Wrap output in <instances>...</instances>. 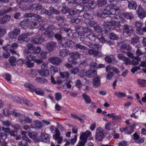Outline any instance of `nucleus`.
<instances>
[{
  "label": "nucleus",
  "instance_id": "nucleus-53",
  "mask_svg": "<svg viewBox=\"0 0 146 146\" xmlns=\"http://www.w3.org/2000/svg\"><path fill=\"white\" fill-rule=\"evenodd\" d=\"M125 17L127 19L131 20L134 18V16L133 14L131 13H127L125 14Z\"/></svg>",
  "mask_w": 146,
  "mask_h": 146
},
{
  "label": "nucleus",
  "instance_id": "nucleus-27",
  "mask_svg": "<svg viewBox=\"0 0 146 146\" xmlns=\"http://www.w3.org/2000/svg\"><path fill=\"white\" fill-rule=\"evenodd\" d=\"M69 54L70 51L67 49H61L60 50L59 56L62 57L66 56Z\"/></svg>",
  "mask_w": 146,
  "mask_h": 146
},
{
  "label": "nucleus",
  "instance_id": "nucleus-11",
  "mask_svg": "<svg viewBox=\"0 0 146 146\" xmlns=\"http://www.w3.org/2000/svg\"><path fill=\"white\" fill-rule=\"evenodd\" d=\"M137 13L139 17L141 19H142L145 17L146 13L144 9L140 5L139 6Z\"/></svg>",
  "mask_w": 146,
  "mask_h": 146
},
{
  "label": "nucleus",
  "instance_id": "nucleus-49",
  "mask_svg": "<svg viewBox=\"0 0 146 146\" xmlns=\"http://www.w3.org/2000/svg\"><path fill=\"white\" fill-rule=\"evenodd\" d=\"M109 36L111 39L115 40H117L118 38V36L113 33H111L110 34Z\"/></svg>",
  "mask_w": 146,
  "mask_h": 146
},
{
  "label": "nucleus",
  "instance_id": "nucleus-48",
  "mask_svg": "<svg viewBox=\"0 0 146 146\" xmlns=\"http://www.w3.org/2000/svg\"><path fill=\"white\" fill-rule=\"evenodd\" d=\"M140 61V58L138 57H135L132 60V64L134 65H137Z\"/></svg>",
  "mask_w": 146,
  "mask_h": 146
},
{
  "label": "nucleus",
  "instance_id": "nucleus-51",
  "mask_svg": "<svg viewBox=\"0 0 146 146\" xmlns=\"http://www.w3.org/2000/svg\"><path fill=\"white\" fill-rule=\"evenodd\" d=\"M136 47L137 48V49L136 51V55L137 56H139L144 54V53L139 49L138 46H136Z\"/></svg>",
  "mask_w": 146,
  "mask_h": 146
},
{
  "label": "nucleus",
  "instance_id": "nucleus-28",
  "mask_svg": "<svg viewBox=\"0 0 146 146\" xmlns=\"http://www.w3.org/2000/svg\"><path fill=\"white\" fill-rule=\"evenodd\" d=\"M136 33L140 36H142L144 34V32H146V27L136 29Z\"/></svg>",
  "mask_w": 146,
  "mask_h": 146
},
{
  "label": "nucleus",
  "instance_id": "nucleus-19",
  "mask_svg": "<svg viewBox=\"0 0 146 146\" xmlns=\"http://www.w3.org/2000/svg\"><path fill=\"white\" fill-rule=\"evenodd\" d=\"M49 61L53 64L55 65H59L62 62L61 59L58 57H53L50 58Z\"/></svg>",
  "mask_w": 146,
  "mask_h": 146
},
{
  "label": "nucleus",
  "instance_id": "nucleus-44",
  "mask_svg": "<svg viewBox=\"0 0 146 146\" xmlns=\"http://www.w3.org/2000/svg\"><path fill=\"white\" fill-rule=\"evenodd\" d=\"M19 119H20V121L22 123L24 124L27 122V118L24 115H21Z\"/></svg>",
  "mask_w": 146,
  "mask_h": 146
},
{
  "label": "nucleus",
  "instance_id": "nucleus-31",
  "mask_svg": "<svg viewBox=\"0 0 146 146\" xmlns=\"http://www.w3.org/2000/svg\"><path fill=\"white\" fill-rule=\"evenodd\" d=\"M120 47L121 50H129L131 48V47L129 44L122 43L121 44Z\"/></svg>",
  "mask_w": 146,
  "mask_h": 146
},
{
  "label": "nucleus",
  "instance_id": "nucleus-9",
  "mask_svg": "<svg viewBox=\"0 0 146 146\" xmlns=\"http://www.w3.org/2000/svg\"><path fill=\"white\" fill-rule=\"evenodd\" d=\"M50 136L46 133H42L41 134L39 139V141L45 142L46 143H50Z\"/></svg>",
  "mask_w": 146,
  "mask_h": 146
},
{
  "label": "nucleus",
  "instance_id": "nucleus-64",
  "mask_svg": "<svg viewBox=\"0 0 146 146\" xmlns=\"http://www.w3.org/2000/svg\"><path fill=\"white\" fill-rule=\"evenodd\" d=\"M118 146H127V142L125 141H122L118 143Z\"/></svg>",
  "mask_w": 146,
  "mask_h": 146
},
{
  "label": "nucleus",
  "instance_id": "nucleus-60",
  "mask_svg": "<svg viewBox=\"0 0 146 146\" xmlns=\"http://www.w3.org/2000/svg\"><path fill=\"white\" fill-rule=\"evenodd\" d=\"M36 127L38 129L42 128L43 126L40 121H37L35 122Z\"/></svg>",
  "mask_w": 146,
  "mask_h": 146
},
{
  "label": "nucleus",
  "instance_id": "nucleus-32",
  "mask_svg": "<svg viewBox=\"0 0 146 146\" xmlns=\"http://www.w3.org/2000/svg\"><path fill=\"white\" fill-rule=\"evenodd\" d=\"M137 83L140 86H146V81L145 80L139 79H138L137 80Z\"/></svg>",
  "mask_w": 146,
  "mask_h": 146
},
{
  "label": "nucleus",
  "instance_id": "nucleus-18",
  "mask_svg": "<svg viewBox=\"0 0 146 146\" xmlns=\"http://www.w3.org/2000/svg\"><path fill=\"white\" fill-rule=\"evenodd\" d=\"M93 85L95 88L99 87L101 84L100 78L99 76L94 78L92 80Z\"/></svg>",
  "mask_w": 146,
  "mask_h": 146
},
{
  "label": "nucleus",
  "instance_id": "nucleus-58",
  "mask_svg": "<svg viewBox=\"0 0 146 146\" xmlns=\"http://www.w3.org/2000/svg\"><path fill=\"white\" fill-rule=\"evenodd\" d=\"M133 127L130 126L129 127H127V132L126 133L131 134L133 131Z\"/></svg>",
  "mask_w": 146,
  "mask_h": 146
},
{
  "label": "nucleus",
  "instance_id": "nucleus-43",
  "mask_svg": "<svg viewBox=\"0 0 146 146\" xmlns=\"http://www.w3.org/2000/svg\"><path fill=\"white\" fill-rule=\"evenodd\" d=\"M76 48L82 50H88V48L87 47L81 45L79 44H76Z\"/></svg>",
  "mask_w": 146,
  "mask_h": 146
},
{
  "label": "nucleus",
  "instance_id": "nucleus-25",
  "mask_svg": "<svg viewBox=\"0 0 146 146\" xmlns=\"http://www.w3.org/2000/svg\"><path fill=\"white\" fill-rule=\"evenodd\" d=\"M37 72L41 76L43 77H47L49 75V74L48 70H38Z\"/></svg>",
  "mask_w": 146,
  "mask_h": 146
},
{
  "label": "nucleus",
  "instance_id": "nucleus-1",
  "mask_svg": "<svg viewBox=\"0 0 146 146\" xmlns=\"http://www.w3.org/2000/svg\"><path fill=\"white\" fill-rule=\"evenodd\" d=\"M120 12V10L119 7H116L115 6H111L110 15H112L113 16L108 17V19L109 21L105 22V24L109 26H115V27L114 29H115V27H116L117 28V29H115V30L118 31H120V29L119 27L121 25L120 24L119 21H118L117 17Z\"/></svg>",
  "mask_w": 146,
  "mask_h": 146
},
{
  "label": "nucleus",
  "instance_id": "nucleus-3",
  "mask_svg": "<svg viewBox=\"0 0 146 146\" xmlns=\"http://www.w3.org/2000/svg\"><path fill=\"white\" fill-rule=\"evenodd\" d=\"M91 135V133L89 130H87L85 132L82 133L80 136V140L76 146H85L88 137Z\"/></svg>",
  "mask_w": 146,
  "mask_h": 146
},
{
  "label": "nucleus",
  "instance_id": "nucleus-14",
  "mask_svg": "<svg viewBox=\"0 0 146 146\" xmlns=\"http://www.w3.org/2000/svg\"><path fill=\"white\" fill-rule=\"evenodd\" d=\"M18 42L20 43H26L27 42V34H23L18 38Z\"/></svg>",
  "mask_w": 146,
  "mask_h": 146
},
{
  "label": "nucleus",
  "instance_id": "nucleus-39",
  "mask_svg": "<svg viewBox=\"0 0 146 146\" xmlns=\"http://www.w3.org/2000/svg\"><path fill=\"white\" fill-rule=\"evenodd\" d=\"M82 97L85 102H86L87 104H88L91 102V99L89 96L86 94H83Z\"/></svg>",
  "mask_w": 146,
  "mask_h": 146
},
{
  "label": "nucleus",
  "instance_id": "nucleus-55",
  "mask_svg": "<svg viewBox=\"0 0 146 146\" xmlns=\"http://www.w3.org/2000/svg\"><path fill=\"white\" fill-rule=\"evenodd\" d=\"M94 28L95 31L98 33H101L102 30V28L99 25L95 26Z\"/></svg>",
  "mask_w": 146,
  "mask_h": 146
},
{
  "label": "nucleus",
  "instance_id": "nucleus-56",
  "mask_svg": "<svg viewBox=\"0 0 146 146\" xmlns=\"http://www.w3.org/2000/svg\"><path fill=\"white\" fill-rule=\"evenodd\" d=\"M90 13L88 12L85 13L83 15L84 17L86 19H90L92 17L91 14H90Z\"/></svg>",
  "mask_w": 146,
  "mask_h": 146
},
{
  "label": "nucleus",
  "instance_id": "nucleus-62",
  "mask_svg": "<svg viewBox=\"0 0 146 146\" xmlns=\"http://www.w3.org/2000/svg\"><path fill=\"white\" fill-rule=\"evenodd\" d=\"M0 138L3 140H5L7 138V134L5 133H0Z\"/></svg>",
  "mask_w": 146,
  "mask_h": 146
},
{
  "label": "nucleus",
  "instance_id": "nucleus-57",
  "mask_svg": "<svg viewBox=\"0 0 146 146\" xmlns=\"http://www.w3.org/2000/svg\"><path fill=\"white\" fill-rule=\"evenodd\" d=\"M79 70V69L78 68L74 67L70 71V72L72 74L75 75L77 74Z\"/></svg>",
  "mask_w": 146,
  "mask_h": 146
},
{
  "label": "nucleus",
  "instance_id": "nucleus-54",
  "mask_svg": "<svg viewBox=\"0 0 146 146\" xmlns=\"http://www.w3.org/2000/svg\"><path fill=\"white\" fill-rule=\"evenodd\" d=\"M30 52V50H28V61H31L32 60L34 61L35 56L32 55H29V52Z\"/></svg>",
  "mask_w": 146,
  "mask_h": 146
},
{
  "label": "nucleus",
  "instance_id": "nucleus-36",
  "mask_svg": "<svg viewBox=\"0 0 146 146\" xmlns=\"http://www.w3.org/2000/svg\"><path fill=\"white\" fill-rule=\"evenodd\" d=\"M139 37L136 36L132 38L131 40V44L134 45L137 43L139 42Z\"/></svg>",
  "mask_w": 146,
  "mask_h": 146
},
{
  "label": "nucleus",
  "instance_id": "nucleus-42",
  "mask_svg": "<svg viewBox=\"0 0 146 146\" xmlns=\"http://www.w3.org/2000/svg\"><path fill=\"white\" fill-rule=\"evenodd\" d=\"M41 11L40 13V14H46L48 16H50L51 15V13L49 12L48 10H46V9L43 8L40 9Z\"/></svg>",
  "mask_w": 146,
  "mask_h": 146
},
{
  "label": "nucleus",
  "instance_id": "nucleus-26",
  "mask_svg": "<svg viewBox=\"0 0 146 146\" xmlns=\"http://www.w3.org/2000/svg\"><path fill=\"white\" fill-rule=\"evenodd\" d=\"M11 19V16L9 15H6L0 19V23L1 24L6 23L9 21Z\"/></svg>",
  "mask_w": 146,
  "mask_h": 146
},
{
  "label": "nucleus",
  "instance_id": "nucleus-45",
  "mask_svg": "<svg viewBox=\"0 0 146 146\" xmlns=\"http://www.w3.org/2000/svg\"><path fill=\"white\" fill-rule=\"evenodd\" d=\"M9 61L13 67L15 66V65L14 64V63L16 61V59L15 57L13 56L11 57L10 58Z\"/></svg>",
  "mask_w": 146,
  "mask_h": 146
},
{
  "label": "nucleus",
  "instance_id": "nucleus-34",
  "mask_svg": "<svg viewBox=\"0 0 146 146\" xmlns=\"http://www.w3.org/2000/svg\"><path fill=\"white\" fill-rule=\"evenodd\" d=\"M35 92L37 95L43 96L44 94V92L43 90L40 88H38L35 89Z\"/></svg>",
  "mask_w": 146,
  "mask_h": 146
},
{
  "label": "nucleus",
  "instance_id": "nucleus-10",
  "mask_svg": "<svg viewBox=\"0 0 146 146\" xmlns=\"http://www.w3.org/2000/svg\"><path fill=\"white\" fill-rule=\"evenodd\" d=\"M57 47L56 43L53 41H50L47 43L46 45V49L50 52L55 50Z\"/></svg>",
  "mask_w": 146,
  "mask_h": 146
},
{
  "label": "nucleus",
  "instance_id": "nucleus-13",
  "mask_svg": "<svg viewBox=\"0 0 146 146\" xmlns=\"http://www.w3.org/2000/svg\"><path fill=\"white\" fill-rule=\"evenodd\" d=\"M123 32L124 34L129 35L132 33L133 31L132 26H129L127 24H125L123 26Z\"/></svg>",
  "mask_w": 146,
  "mask_h": 146
},
{
  "label": "nucleus",
  "instance_id": "nucleus-7",
  "mask_svg": "<svg viewBox=\"0 0 146 146\" xmlns=\"http://www.w3.org/2000/svg\"><path fill=\"white\" fill-rule=\"evenodd\" d=\"M111 8V5H108L106 7L103 11H101L97 13L98 15L103 18H105L107 17L108 15L110 14Z\"/></svg>",
  "mask_w": 146,
  "mask_h": 146
},
{
  "label": "nucleus",
  "instance_id": "nucleus-46",
  "mask_svg": "<svg viewBox=\"0 0 146 146\" xmlns=\"http://www.w3.org/2000/svg\"><path fill=\"white\" fill-rule=\"evenodd\" d=\"M96 5V4L94 1L90 0L89 2L88 3L87 6L91 9H93Z\"/></svg>",
  "mask_w": 146,
  "mask_h": 146
},
{
  "label": "nucleus",
  "instance_id": "nucleus-50",
  "mask_svg": "<svg viewBox=\"0 0 146 146\" xmlns=\"http://www.w3.org/2000/svg\"><path fill=\"white\" fill-rule=\"evenodd\" d=\"M81 40L83 42V43L86 45H87L90 48H92L93 44L90 42H88L86 41L85 40H83L82 37H81Z\"/></svg>",
  "mask_w": 146,
  "mask_h": 146
},
{
  "label": "nucleus",
  "instance_id": "nucleus-24",
  "mask_svg": "<svg viewBox=\"0 0 146 146\" xmlns=\"http://www.w3.org/2000/svg\"><path fill=\"white\" fill-rule=\"evenodd\" d=\"M71 56L68 59L69 62H70L72 61V59H76L79 58L80 57V55L78 52H75L71 54Z\"/></svg>",
  "mask_w": 146,
  "mask_h": 146
},
{
  "label": "nucleus",
  "instance_id": "nucleus-6",
  "mask_svg": "<svg viewBox=\"0 0 146 146\" xmlns=\"http://www.w3.org/2000/svg\"><path fill=\"white\" fill-rule=\"evenodd\" d=\"M78 35L81 36L82 37L83 36V38H84V40H86V39L88 38L90 40L94 41L96 39V36L92 33H85L83 32L82 33H80L79 32Z\"/></svg>",
  "mask_w": 146,
  "mask_h": 146
},
{
  "label": "nucleus",
  "instance_id": "nucleus-37",
  "mask_svg": "<svg viewBox=\"0 0 146 146\" xmlns=\"http://www.w3.org/2000/svg\"><path fill=\"white\" fill-rule=\"evenodd\" d=\"M128 7L130 9L135 10L137 7V5L136 3L133 2H129Z\"/></svg>",
  "mask_w": 146,
  "mask_h": 146
},
{
  "label": "nucleus",
  "instance_id": "nucleus-61",
  "mask_svg": "<svg viewBox=\"0 0 146 146\" xmlns=\"http://www.w3.org/2000/svg\"><path fill=\"white\" fill-rule=\"evenodd\" d=\"M13 32L17 36V35L20 33V29L19 28H17L13 30Z\"/></svg>",
  "mask_w": 146,
  "mask_h": 146
},
{
  "label": "nucleus",
  "instance_id": "nucleus-16",
  "mask_svg": "<svg viewBox=\"0 0 146 146\" xmlns=\"http://www.w3.org/2000/svg\"><path fill=\"white\" fill-rule=\"evenodd\" d=\"M42 8V5L38 3L32 4L29 7V9L32 11L40 10Z\"/></svg>",
  "mask_w": 146,
  "mask_h": 146
},
{
  "label": "nucleus",
  "instance_id": "nucleus-8",
  "mask_svg": "<svg viewBox=\"0 0 146 146\" xmlns=\"http://www.w3.org/2000/svg\"><path fill=\"white\" fill-rule=\"evenodd\" d=\"M104 136V130L101 128H99L96 129V134L95 139L98 141H101Z\"/></svg>",
  "mask_w": 146,
  "mask_h": 146
},
{
  "label": "nucleus",
  "instance_id": "nucleus-38",
  "mask_svg": "<svg viewBox=\"0 0 146 146\" xmlns=\"http://www.w3.org/2000/svg\"><path fill=\"white\" fill-rule=\"evenodd\" d=\"M114 95L119 98H121L125 97L126 96V94L125 93L120 92H116L114 93Z\"/></svg>",
  "mask_w": 146,
  "mask_h": 146
},
{
  "label": "nucleus",
  "instance_id": "nucleus-20",
  "mask_svg": "<svg viewBox=\"0 0 146 146\" xmlns=\"http://www.w3.org/2000/svg\"><path fill=\"white\" fill-rule=\"evenodd\" d=\"M133 139L135 141V142L137 143H142L144 142V138H139V136L136 133H135L133 135Z\"/></svg>",
  "mask_w": 146,
  "mask_h": 146
},
{
  "label": "nucleus",
  "instance_id": "nucleus-15",
  "mask_svg": "<svg viewBox=\"0 0 146 146\" xmlns=\"http://www.w3.org/2000/svg\"><path fill=\"white\" fill-rule=\"evenodd\" d=\"M61 44L62 46L64 47L68 46L71 47L73 46L74 42L72 40H67V41H66L62 40L61 42Z\"/></svg>",
  "mask_w": 146,
  "mask_h": 146
},
{
  "label": "nucleus",
  "instance_id": "nucleus-5",
  "mask_svg": "<svg viewBox=\"0 0 146 146\" xmlns=\"http://www.w3.org/2000/svg\"><path fill=\"white\" fill-rule=\"evenodd\" d=\"M50 129L52 132L53 133L54 131L56 132L55 134L53 136V138L57 141L58 143L60 144L62 141L63 138L62 137L60 136V134L58 129L56 128L54 130V126L52 125L50 127Z\"/></svg>",
  "mask_w": 146,
  "mask_h": 146
},
{
  "label": "nucleus",
  "instance_id": "nucleus-35",
  "mask_svg": "<svg viewBox=\"0 0 146 146\" xmlns=\"http://www.w3.org/2000/svg\"><path fill=\"white\" fill-rule=\"evenodd\" d=\"M60 75L61 77L63 79L64 78H68L70 76L69 73L68 72L66 71L64 72H60Z\"/></svg>",
  "mask_w": 146,
  "mask_h": 146
},
{
  "label": "nucleus",
  "instance_id": "nucleus-40",
  "mask_svg": "<svg viewBox=\"0 0 146 146\" xmlns=\"http://www.w3.org/2000/svg\"><path fill=\"white\" fill-rule=\"evenodd\" d=\"M29 75L32 77H35L36 76V71L34 70L30 69L28 70Z\"/></svg>",
  "mask_w": 146,
  "mask_h": 146
},
{
  "label": "nucleus",
  "instance_id": "nucleus-63",
  "mask_svg": "<svg viewBox=\"0 0 146 146\" xmlns=\"http://www.w3.org/2000/svg\"><path fill=\"white\" fill-rule=\"evenodd\" d=\"M90 66L92 68L97 69L98 64L95 62H91L90 64Z\"/></svg>",
  "mask_w": 146,
  "mask_h": 146
},
{
  "label": "nucleus",
  "instance_id": "nucleus-22",
  "mask_svg": "<svg viewBox=\"0 0 146 146\" xmlns=\"http://www.w3.org/2000/svg\"><path fill=\"white\" fill-rule=\"evenodd\" d=\"M36 38H32L31 41L33 43L39 44L42 43L44 41V39L41 37L37 36Z\"/></svg>",
  "mask_w": 146,
  "mask_h": 146
},
{
  "label": "nucleus",
  "instance_id": "nucleus-2",
  "mask_svg": "<svg viewBox=\"0 0 146 146\" xmlns=\"http://www.w3.org/2000/svg\"><path fill=\"white\" fill-rule=\"evenodd\" d=\"M41 27L40 29L39 32L43 30V29H46V31L44 32V33L45 36L49 38L52 37L53 35V33L51 29H52V26L49 25L47 24H44L43 23V21H41Z\"/></svg>",
  "mask_w": 146,
  "mask_h": 146
},
{
  "label": "nucleus",
  "instance_id": "nucleus-21",
  "mask_svg": "<svg viewBox=\"0 0 146 146\" xmlns=\"http://www.w3.org/2000/svg\"><path fill=\"white\" fill-rule=\"evenodd\" d=\"M88 53L90 55L97 57H100L102 55V54L100 52H99L98 50L94 49H89Z\"/></svg>",
  "mask_w": 146,
  "mask_h": 146
},
{
  "label": "nucleus",
  "instance_id": "nucleus-4",
  "mask_svg": "<svg viewBox=\"0 0 146 146\" xmlns=\"http://www.w3.org/2000/svg\"><path fill=\"white\" fill-rule=\"evenodd\" d=\"M34 17L36 18L35 21L31 23V28H37L40 27V25H41V21L42 20V17L40 16L35 14L28 13V17Z\"/></svg>",
  "mask_w": 146,
  "mask_h": 146
},
{
  "label": "nucleus",
  "instance_id": "nucleus-17",
  "mask_svg": "<svg viewBox=\"0 0 146 146\" xmlns=\"http://www.w3.org/2000/svg\"><path fill=\"white\" fill-rule=\"evenodd\" d=\"M28 50H33V52L35 54H38L41 51V48L39 46L35 47L32 44H28Z\"/></svg>",
  "mask_w": 146,
  "mask_h": 146
},
{
  "label": "nucleus",
  "instance_id": "nucleus-30",
  "mask_svg": "<svg viewBox=\"0 0 146 146\" xmlns=\"http://www.w3.org/2000/svg\"><path fill=\"white\" fill-rule=\"evenodd\" d=\"M20 26L23 28L27 29V19H25L19 23Z\"/></svg>",
  "mask_w": 146,
  "mask_h": 146
},
{
  "label": "nucleus",
  "instance_id": "nucleus-52",
  "mask_svg": "<svg viewBox=\"0 0 146 146\" xmlns=\"http://www.w3.org/2000/svg\"><path fill=\"white\" fill-rule=\"evenodd\" d=\"M106 3L107 1L106 0H99L98 3V7H101Z\"/></svg>",
  "mask_w": 146,
  "mask_h": 146
},
{
  "label": "nucleus",
  "instance_id": "nucleus-59",
  "mask_svg": "<svg viewBox=\"0 0 146 146\" xmlns=\"http://www.w3.org/2000/svg\"><path fill=\"white\" fill-rule=\"evenodd\" d=\"M55 99L58 101L60 100L62 98V96L61 93H56L55 94Z\"/></svg>",
  "mask_w": 146,
  "mask_h": 146
},
{
  "label": "nucleus",
  "instance_id": "nucleus-12",
  "mask_svg": "<svg viewBox=\"0 0 146 146\" xmlns=\"http://www.w3.org/2000/svg\"><path fill=\"white\" fill-rule=\"evenodd\" d=\"M12 10L11 7L5 6L3 7L0 6V16L3 15V14L10 12Z\"/></svg>",
  "mask_w": 146,
  "mask_h": 146
},
{
  "label": "nucleus",
  "instance_id": "nucleus-33",
  "mask_svg": "<svg viewBox=\"0 0 146 146\" xmlns=\"http://www.w3.org/2000/svg\"><path fill=\"white\" fill-rule=\"evenodd\" d=\"M134 25L135 29L142 28L143 26V23L140 21H135Z\"/></svg>",
  "mask_w": 146,
  "mask_h": 146
},
{
  "label": "nucleus",
  "instance_id": "nucleus-41",
  "mask_svg": "<svg viewBox=\"0 0 146 146\" xmlns=\"http://www.w3.org/2000/svg\"><path fill=\"white\" fill-rule=\"evenodd\" d=\"M50 71L52 74H54L58 72V68L55 66H52L50 69Z\"/></svg>",
  "mask_w": 146,
  "mask_h": 146
},
{
  "label": "nucleus",
  "instance_id": "nucleus-47",
  "mask_svg": "<svg viewBox=\"0 0 146 146\" xmlns=\"http://www.w3.org/2000/svg\"><path fill=\"white\" fill-rule=\"evenodd\" d=\"M113 56L112 55L106 56L105 58V61L108 63H110L112 61Z\"/></svg>",
  "mask_w": 146,
  "mask_h": 146
},
{
  "label": "nucleus",
  "instance_id": "nucleus-23",
  "mask_svg": "<svg viewBox=\"0 0 146 146\" xmlns=\"http://www.w3.org/2000/svg\"><path fill=\"white\" fill-rule=\"evenodd\" d=\"M97 74V71L94 70H89L85 72V75L89 78L94 77Z\"/></svg>",
  "mask_w": 146,
  "mask_h": 146
},
{
  "label": "nucleus",
  "instance_id": "nucleus-29",
  "mask_svg": "<svg viewBox=\"0 0 146 146\" xmlns=\"http://www.w3.org/2000/svg\"><path fill=\"white\" fill-rule=\"evenodd\" d=\"M69 13V16H71V17H73L74 15L76 16L77 14L78 13H80L81 11H80L78 10H74L72 9H70L68 10Z\"/></svg>",
  "mask_w": 146,
  "mask_h": 146
}]
</instances>
